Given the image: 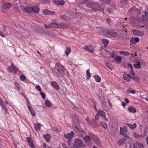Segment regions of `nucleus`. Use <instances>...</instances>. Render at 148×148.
<instances>
[{
	"label": "nucleus",
	"mask_w": 148,
	"mask_h": 148,
	"mask_svg": "<svg viewBox=\"0 0 148 148\" xmlns=\"http://www.w3.org/2000/svg\"><path fill=\"white\" fill-rule=\"evenodd\" d=\"M52 70L53 73L58 77H62L64 76L65 68L59 63L56 64Z\"/></svg>",
	"instance_id": "1"
},
{
	"label": "nucleus",
	"mask_w": 148,
	"mask_h": 148,
	"mask_svg": "<svg viewBox=\"0 0 148 148\" xmlns=\"http://www.w3.org/2000/svg\"><path fill=\"white\" fill-rule=\"evenodd\" d=\"M74 120L76 121V123L75 125L73 126V129L77 132H78L79 133L83 132L82 130L80 128L79 124V118L75 116L74 117Z\"/></svg>",
	"instance_id": "2"
},
{
	"label": "nucleus",
	"mask_w": 148,
	"mask_h": 148,
	"mask_svg": "<svg viewBox=\"0 0 148 148\" xmlns=\"http://www.w3.org/2000/svg\"><path fill=\"white\" fill-rule=\"evenodd\" d=\"M86 121L88 124L93 127L97 128L99 126L98 123L94 119H92V121H90L88 119H86Z\"/></svg>",
	"instance_id": "3"
},
{
	"label": "nucleus",
	"mask_w": 148,
	"mask_h": 148,
	"mask_svg": "<svg viewBox=\"0 0 148 148\" xmlns=\"http://www.w3.org/2000/svg\"><path fill=\"white\" fill-rule=\"evenodd\" d=\"M89 135H90L92 140L97 144L99 145L100 144V141L99 139L97 137L93 134L91 132L89 133Z\"/></svg>",
	"instance_id": "4"
},
{
	"label": "nucleus",
	"mask_w": 148,
	"mask_h": 148,
	"mask_svg": "<svg viewBox=\"0 0 148 148\" xmlns=\"http://www.w3.org/2000/svg\"><path fill=\"white\" fill-rule=\"evenodd\" d=\"M91 3L88 0H84L82 2V7L85 10H87L90 7Z\"/></svg>",
	"instance_id": "5"
},
{
	"label": "nucleus",
	"mask_w": 148,
	"mask_h": 148,
	"mask_svg": "<svg viewBox=\"0 0 148 148\" xmlns=\"http://www.w3.org/2000/svg\"><path fill=\"white\" fill-rule=\"evenodd\" d=\"M106 33L107 34H109L110 36L114 38L116 37L117 34V33L113 29L107 30Z\"/></svg>",
	"instance_id": "6"
},
{
	"label": "nucleus",
	"mask_w": 148,
	"mask_h": 148,
	"mask_svg": "<svg viewBox=\"0 0 148 148\" xmlns=\"http://www.w3.org/2000/svg\"><path fill=\"white\" fill-rule=\"evenodd\" d=\"M8 69L9 72H13L14 71L15 74H16L18 71L17 68L12 63V64L11 66L8 67Z\"/></svg>",
	"instance_id": "7"
},
{
	"label": "nucleus",
	"mask_w": 148,
	"mask_h": 148,
	"mask_svg": "<svg viewBox=\"0 0 148 148\" xmlns=\"http://www.w3.org/2000/svg\"><path fill=\"white\" fill-rule=\"evenodd\" d=\"M75 142L77 143V145H79V146L82 147H86V145L84 144L83 142L79 138H76L75 141Z\"/></svg>",
	"instance_id": "8"
},
{
	"label": "nucleus",
	"mask_w": 148,
	"mask_h": 148,
	"mask_svg": "<svg viewBox=\"0 0 148 148\" xmlns=\"http://www.w3.org/2000/svg\"><path fill=\"white\" fill-rule=\"evenodd\" d=\"M43 13L45 15H52L55 14V12L54 11L49 10L47 9L44 10L43 11Z\"/></svg>",
	"instance_id": "9"
},
{
	"label": "nucleus",
	"mask_w": 148,
	"mask_h": 148,
	"mask_svg": "<svg viewBox=\"0 0 148 148\" xmlns=\"http://www.w3.org/2000/svg\"><path fill=\"white\" fill-rule=\"evenodd\" d=\"M84 49L86 51H89L91 53H93L95 49L93 46L92 45H86L84 47Z\"/></svg>",
	"instance_id": "10"
},
{
	"label": "nucleus",
	"mask_w": 148,
	"mask_h": 148,
	"mask_svg": "<svg viewBox=\"0 0 148 148\" xmlns=\"http://www.w3.org/2000/svg\"><path fill=\"white\" fill-rule=\"evenodd\" d=\"M99 7V4L97 3H91L90 8L93 9V11H95V10L98 9Z\"/></svg>",
	"instance_id": "11"
},
{
	"label": "nucleus",
	"mask_w": 148,
	"mask_h": 148,
	"mask_svg": "<svg viewBox=\"0 0 148 148\" xmlns=\"http://www.w3.org/2000/svg\"><path fill=\"white\" fill-rule=\"evenodd\" d=\"M120 134L123 136H126L127 135V131L124 128L121 127L120 128Z\"/></svg>",
	"instance_id": "12"
},
{
	"label": "nucleus",
	"mask_w": 148,
	"mask_h": 148,
	"mask_svg": "<svg viewBox=\"0 0 148 148\" xmlns=\"http://www.w3.org/2000/svg\"><path fill=\"white\" fill-rule=\"evenodd\" d=\"M144 145L137 142H135L133 145V148H144Z\"/></svg>",
	"instance_id": "13"
},
{
	"label": "nucleus",
	"mask_w": 148,
	"mask_h": 148,
	"mask_svg": "<svg viewBox=\"0 0 148 148\" xmlns=\"http://www.w3.org/2000/svg\"><path fill=\"white\" fill-rule=\"evenodd\" d=\"M12 4L9 2H6L3 4V6L4 9L6 10L9 9L12 6Z\"/></svg>",
	"instance_id": "14"
},
{
	"label": "nucleus",
	"mask_w": 148,
	"mask_h": 148,
	"mask_svg": "<svg viewBox=\"0 0 148 148\" xmlns=\"http://www.w3.org/2000/svg\"><path fill=\"white\" fill-rule=\"evenodd\" d=\"M126 125L132 130L134 129L137 126L136 124L135 123H134L133 124L127 123Z\"/></svg>",
	"instance_id": "15"
},
{
	"label": "nucleus",
	"mask_w": 148,
	"mask_h": 148,
	"mask_svg": "<svg viewBox=\"0 0 148 148\" xmlns=\"http://www.w3.org/2000/svg\"><path fill=\"white\" fill-rule=\"evenodd\" d=\"M60 28L66 29L68 27L67 24L65 23H61L60 25Z\"/></svg>",
	"instance_id": "16"
},
{
	"label": "nucleus",
	"mask_w": 148,
	"mask_h": 148,
	"mask_svg": "<svg viewBox=\"0 0 148 148\" xmlns=\"http://www.w3.org/2000/svg\"><path fill=\"white\" fill-rule=\"evenodd\" d=\"M54 3L56 4L61 5H63L65 3V2L63 0H56L54 1Z\"/></svg>",
	"instance_id": "17"
},
{
	"label": "nucleus",
	"mask_w": 148,
	"mask_h": 148,
	"mask_svg": "<svg viewBox=\"0 0 148 148\" xmlns=\"http://www.w3.org/2000/svg\"><path fill=\"white\" fill-rule=\"evenodd\" d=\"M128 110L130 112L133 113H135L136 112V108L132 106L129 107L128 108Z\"/></svg>",
	"instance_id": "18"
},
{
	"label": "nucleus",
	"mask_w": 148,
	"mask_h": 148,
	"mask_svg": "<svg viewBox=\"0 0 148 148\" xmlns=\"http://www.w3.org/2000/svg\"><path fill=\"white\" fill-rule=\"evenodd\" d=\"M51 84L52 86L56 89L58 90L59 89V85L56 82H51Z\"/></svg>",
	"instance_id": "19"
},
{
	"label": "nucleus",
	"mask_w": 148,
	"mask_h": 148,
	"mask_svg": "<svg viewBox=\"0 0 148 148\" xmlns=\"http://www.w3.org/2000/svg\"><path fill=\"white\" fill-rule=\"evenodd\" d=\"M32 12H34L35 13H37L38 12L39 8L37 6H33L32 7Z\"/></svg>",
	"instance_id": "20"
},
{
	"label": "nucleus",
	"mask_w": 148,
	"mask_h": 148,
	"mask_svg": "<svg viewBox=\"0 0 148 148\" xmlns=\"http://www.w3.org/2000/svg\"><path fill=\"white\" fill-rule=\"evenodd\" d=\"M32 8L31 7H27L24 8V11L26 12L30 13L31 12H32Z\"/></svg>",
	"instance_id": "21"
},
{
	"label": "nucleus",
	"mask_w": 148,
	"mask_h": 148,
	"mask_svg": "<svg viewBox=\"0 0 148 148\" xmlns=\"http://www.w3.org/2000/svg\"><path fill=\"white\" fill-rule=\"evenodd\" d=\"M91 137L90 135H89L88 136L87 135H86L84 138V139L85 142L88 143L91 140Z\"/></svg>",
	"instance_id": "22"
},
{
	"label": "nucleus",
	"mask_w": 148,
	"mask_h": 148,
	"mask_svg": "<svg viewBox=\"0 0 148 148\" xmlns=\"http://www.w3.org/2000/svg\"><path fill=\"white\" fill-rule=\"evenodd\" d=\"M51 137V136L50 134H44L43 135V137L44 139L46 140L47 142H49V140Z\"/></svg>",
	"instance_id": "23"
},
{
	"label": "nucleus",
	"mask_w": 148,
	"mask_h": 148,
	"mask_svg": "<svg viewBox=\"0 0 148 148\" xmlns=\"http://www.w3.org/2000/svg\"><path fill=\"white\" fill-rule=\"evenodd\" d=\"M50 26H51V28H56L59 27L58 24L55 22L51 23H50Z\"/></svg>",
	"instance_id": "24"
},
{
	"label": "nucleus",
	"mask_w": 148,
	"mask_h": 148,
	"mask_svg": "<svg viewBox=\"0 0 148 148\" xmlns=\"http://www.w3.org/2000/svg\"><path fill=\"white\" fill-rule=\"evenodd\" d=\"M28 108L30 111L32 115L33 116H35L36 113L33 108L29 106L28 107Z\"/></svg>",
	"instance_id": "25"
},
{
	"label": "nucleus",
	"mask_w": 148,
	"mask_h": 148,
	"mask_svg": "<svg viewBox=\"0 0 148 148\" xmlns=\"http://www.w3.org/2000/svg\"><path fill=\"white\" fill-rule=\"evenodd\" d=\"M119 53L121 54H122L124 56H128L130 54L128 52L125 51H119Z\"/></svg>",
	"instance_id": "26"
},
{
	"label": "nucleus",
	"mask_w": 148,
	"mask_h": 148,
	"mask_svg": "<svg viewBox=\"0 0 148 148\" xmlns=\"http://www.w3.org/2000/svg\"><path fill=\"white\" fill-rule=\"evenodd\" d=\"M128 0H120V2L122 5L125 6L127 4Z\"/></svg>",
	"instance_id": "27"
},
{
	"label": "nucleus",
	"mask_w": 148,
	"mask_h": 148,
	"mask_svg": "<svg viewBox=\"0 0 148 148\" xmlns=\"http://www.w3.org/2000/svg\"><path fill=\"white\" fill-rule=\"evenodd\" d=\"M94 77L96 82H101V78L99 75H95L94 76Z\"/></svg>",
	"instance_id": "28"
},
{
	"label": "nucleus",
	"mask_w": 148,
	"mask_h": 148,
	"mask_svg": "<svg viewBox=\"0 0 148 148\" xmlns=\"http://www.w3.org/2000/svg\"><path fill=\"white\" fill-rule=\"evenodd\" d=\"M122 57L120 56H116L114 60L118 62H120L122 60Z\"/></svg>",
	"instance_id": "29"
},
{
	"label": "nucleus",
	"mask_w": 148,
	"mask_h": 148,
	"mask_svg": "<svg viewBox=\"0 0 148 148\" xmlns=\"http://www.w3.org/2000/svg\"><path fill=\"white\" fill-rule=\"evenodd\" d=\"M45 104L47 106L50 107L52 106V103L48 100H46L45 101Z\"/></svg>",
	"instance_id": "30"
},
{
	"label": "nucleus",
	"mask_w": 148,
	"mask_h": 148,
	"mask_svg": "<svg viewBox=\"0 0 148 148\" xmlns=\"http://www.w3.org/2000/svg\"><path fill=\"white\" fill-rule=\"evenodd\" d=\"M97 112L101 116L103 117H106L105 113L103 111L99 110Z\"/></svg>",
	"instance_id": "31"
},
{
	"label": "nucleus",
	"mask_w": 148,
	"mask_h": 148,
	"mask_svg": "<svg viewBox=\"0 0 148 148\" xmlns=\"http://www.w3.org/2000/svg\"><path fill=\"white\" fill-rule=\"evenodd\" d=\"M41 125L40 123L37 124H35L34 128L36 129V130H37L40 129Z\"/></svg>",
	"instance_id": "32"
},
{
	"label": "nucleus",
	"mask_w": 148,
	"mask_h": 148,
	"mask_svg": "<svg viewBox=\"0 0 148 148\" xmlns=\"http://www.w3.org/2000/svg\"><path fill=\"white\" fill-rule=\"evenodd\" d=\"M100 100L102 102V104L103 105H106V102L105 101V99L104 97L102 96L101 97H100Z\"/></svg>",
	"instance_id": "33"
},
{
	"label": "nucleus",
	"mask_w": 148,
	"mask_h": 148,
	"mask_svg": "<svg viewBox=\"0 0 148 148\" xmlns=\"http://www.w3.org/2000/svg\"><path fill=\"white\" fill-rule=\"evenodd\" d=\"M133 66L134 68L137 69H139L141 67V65L138 62V63H136L134 64H133Z\"/></svg>",
	"instance_id": "34"
},
{
	"label": "nucleus",
	"mask_w": 148,
	"mask_h": 148,
	"mask_svg": "<svg viewBox=\"0 0 148 148\" xmlns=\"http://www.w3.org/2000/svg\"><path fill=\"white\" fill-rule=\"evenodd\" d=\"M66 49L65 51V53L66 56H68L70 53L71 51V49L70 47H66Z\"/></svg>",
	"instance_id": "35"
},
{
	"label": "nucleus",
	"mask_w": 148,
	"mask_h": 148,
	"mask_svg": "<svg viewBox=\"0 0 148 148\" xmlns=\"http://www.w3.org/2000/svg\"><path fill=\"white\" fill-rule=\"evenodd\" d=\"M86 73L87 75L86 80H88L91 76L89 69L87 70Z\"/></svg>",
	"instance_id": "36"
},
{
	"label": "nucleus",
	"mask_w": 148,
	"mask_h": 148,
	"mask_svg": "<svg viewBox=\"0 0 148 148\" xmlns=\"http://www.w3.org/2000/svg\"><path fill=\"white\" fill-rule=\"evenodd\" d=\"M101 125L104 129H106L107 127V125L106 123L104 122H101Z\"/></svg>",
	"instance_id": "37"
},
{
	"label": "nucleus",
	"mask_w": 148,
	"mask_h": 148,
	"mask_svg": "<svg viewBox=\"0 0 148 148\" xmlns=\"http://www.w3.org/2000/svg\"><path fill=\"white\" fill-rule=\"evenodd\" d=\"M132 78L138 83L140 82L139 78L137 77L134 76L132 77Z\"/></svg>",
	"instance_id": "38"
},
{
	"label": "nucleus",
	"mask_w": 148,
	"mask_h": 148,
	"mask_svg": "<svg viewBox=\"0 0 148 148\" xmlns=\"http://www.w3.org/2000/svg\"><path fill=\"white\" fill-rule=\"evenodd\" d=\"M26 78V77L24 75H22L20 76V80L22 81H24Z\"/></svg>",
	"instance_id": "39"
},
{
	"label": "nucleus",
	"mask_w": 148,
	"mask_h": 148,
	"mask_svg": "<svg viewBox=\"0 0 148 148\" xmlns=\"http://www.w3.org/2000/svg\"><path fill=\"white\" fill-rule=\"evenodd\" d=\"M123 78L125 80L128 82H130V79L131 78L130 77H127L126 76H125V75H123Z\"/></svg>",
	"instance_id": "40"
},
{
	"label": "nucleus",
	"mask_w": 148,
	"mask_h": 148,
	"mask_svg": "<svg viewBox=\"0 0 148 148\" xmlns=\"http://www.w3.org/2000/svg\"><path fill=\"white\" fill-rule=\"evenodd\" d=\"M134 136L136 138H140L143 137L142 134H138L136 133L134 134Z\"/></svg>",
	"instance_id": "41"
},
{
	"label": "nucleus",
	"mask_w": 148,
	"mask_h": 148,
	"mask_svg": "<svg viewBox=\"0 0 148 148\" xmlns=\"http://www.w3.org/2000/svg\"><path fill=\"white\" fill-rule=\"evenodd\" d=\"M139 61H138V62H139V63H140V64L144 65L145 64V62L143 60V59H139L138 60Z\"/></svg>",
	"instance_id": "42"
},
{
	"label": "nucleus",
	"mask_w": 148,
	"mask_h": 148,
	"mask_svg": "<svg viewBox=\"0 0 148 148\" xmlns=\"http://www.w3.org/2000/svg\"><path fill=\"white\" fill-rule=\"evenodd\" d=\"M118 143L119 145H122L124 144L125 142L123 141V140L121 139L119 141Z\"/></svg>",
	"instance_id": "43"
},
{
	"label": "nucleus",
	"mask_w": 148,
	"mask_h": 148,
	"mask_svg": "<svg viewBox=\"0 0 148 148\" xmlns=\"http://www.w3.org/2000/svg\"><path fill=\"white\" fill-rule=\"evenodd\" d=\"M138 30L133 29L132 30V32L134 35L137 36Z\"/></svg>",
	"instance_id": "44"
},
{
	"label": "nucleus",
	"mask_w": 148,
	"mask_h": 148,
	"mask_svg": "<svg viewBox=\"0 0 148 148\" xmlns=\"http://www.w3.org/2000/svg\"><path fill=\"white\" fill-rule=\"evenodd\" d=\"M95 11L97 13H102L103 12V10H101L99 8L97 9V10H95Z\"/></svg>",
	"instance_id": "45"
},
{
	"label": "nucleus",
	"mask_w": 148,
	"mask_h": 148,
	"mask_svg": "<svg viewBox=\"0 0 148 148\" xmlns=\"http://www.w3.org/2000/svg\"><path fill=\"white\" fill-rule=\"evenodd\" d=\"M74 132L73 131H71V133H68L67 134L68 135H69V137H70V138H72L74 136Z\"/></svg>",
	"instance_id": "46"
},
{
	"label": "nucleus",
	"mask_w": 148,
	"mask_h": 148,
	"mask_svg": "<svg viewBox=\"0 0 148 148\" xmlns=\"http://www.w3.org/2000/svg\"><path fill=\"white\" fill-rule=\"evenodd\" d=\"M148 132V131L147 130L145 129L144 130V133L142 134L143 137H145L147 135Z\"/></svg>",
	"instance_id": "47"
},
{
	"label": "nucleus",
	"mask_w": 148,
	"mask_h": 148,
	"mask_svg": "<svg viewBox=\"0 0 148 148\" xmlns=\"http://www.w3.org/2000/svg\"><path fill=\"white\" fill-rule=\"evenodd\" d=\"M102 42L104 44L107 45L109 43V41L107 39H103L102 40Z\"/></svg>",
	"instance_id": "48"
},
{
	"label": "nucleus",
	"mask_w": 148,
	"mask_h": 148,
	"mask_svg": "<svg viewBox=\"0 0 148 148\" xmlns=\"http://www.w3.org/2000/svg\"><path fill=\"white\" fill-rule=\"evenodd\" d=\"M102 1L105 3L107 4H109L111 3V1L110 0H101Z\"/></svg>",
	"instance_id": "49"
},
{
	"label": "nucleus",
	"mask_w": 148,
	"mask_h": 148,
	"mask_svg": "<svg viewBox=\"0 0 148 148\" xmlns=\"http://www.w3.org/2000/svg\"><path fill=\"white\" fill-rule=\"evenodd\" d=\"M138 34H137V36H142L144 34V33L143 32L140 31V30H138Z\"/></svg>",
	"instance_id": "50"
},
{
	"label": "nucleus",
	"mask_w": 148,
	"mask_h": 148,
	"mask_svg": "<svg viewBox=\"0 0 148 148\" xmlns=\"http://www.w3.org/2000/svg\"><path fill=\"white\" fill-rule=\"evenodd\" d=\"M35 88H36V89L39 91L40 92H41V88L40 87V86L39 85H38L37 86H36V87H35Z\"/></svg>",
	"instance_id": "51"
},
{
	"label": "nucleus",
	"mask_w": 148,
	"mask_h": 148,
	"mask_svg": "<svg viewBox=\"0 0 148 148\" xmlns=\"http://www.w3.org/2000/svg\"><path fill=\"white\" fill-rule=\"evenodd\" d=\"M40 94L43 99H45V98L46 96L44 92H41L40 93Z\"/></svg>",
	"instance_id": "52"
},
{
	"label": "nucleus",
	"mask_w": 148,
	"mask_h": 148,
	"mask_svg": "<svg viewBox=\"0 0 148 148\" xmlns=\"http://www.w3.org/2000/svg\"><path fill=\"white\" fill-rule=\"evenodd\" d=\"M125 137L122 138V139L123 140V141L125 142L129 138V136L127 135L126 136H124Z\"/></svg>",
	"instance_id": "53"
},
{
	"label": "nucleus",
	"mask_w": 148,
	"mask_h": 148,
	"mask_svg": "<svg viewBox=\"0 0 148 148\" xmlns=\"http://www.w3.org/2000/svg\"><path fill=\"white\" fill-rule=\"evenodd\" d=\"M26 138L27 141L29 143V144L32 142L30 138L27 137Z\"/></svg>",
	"instance_id": "54"
},
{
	"label": "nucleus",
	"mask_w": 148,
	"mask_h": 148,
	"mask_svg": "<svg viewBox=\"0 0 148 148\" xmlns=\"http://www.w3.org/2000/svg\"><path fill=\"white\" fill-rule=\"evenodd\" d=\"M64 137L65 138H66V139H69L71 140L72 138H70V137H69V135H68L66 134H64Z\"/></svg>",
	"instance_id": "55"
},
{
	"label": "nucleus",
	"mask_w": 148,
	"mask_h": 148,
	"mask_svg": "<svg viewBox=\"0 0 148 148\" xmlns=\"http://www.w3.org/2000/svg\"><path fill=\"white\" fill-rule=\"evenodd\" d=\"M127 91L131 93L134 94L135 93V91L134 90H129V89H127Z\"/></svg>",
	"instance_id": "56"
},
{
	"label": "nucleus",
	"mask_w": 148,
	"mask_h": 148,
	"mask_svg": "<svg viewBox=\"0 0 148 148\" xmlns=\"http://www.w3.org/2000/svg\"><path fill=\"white\" fill-rule=\"evenodd\" d=\"M42 1L43 3L45 4L49 3L50 1V0H42Z\"/></svg>",
	"instance_id": "57"
},
{
	"label": "nucleus",
	"mask_w": 148,
	"mask_h": 148,
	"mask_svg": "<svg viewBox=\"0 0 148 148\" xmlns=\"http://www.w3.org/2000/svg\"><path fill=\"white\" fill-rule=\"evenodd\" d=\"M134 40L136 42H137L139 41V38L138 37H135L134 38Z\"/></svg>",
	"instance_id": "58"
},
{
	"label": "nucleus",
	"mask_w": 148,
	"mask_h": 148,
	"mask_svg": "<svg viewBox=\"0 0 148 148\" xmlns=\"http://www.w3.org/2000/svg\"><path fill=\"white\" fill-rule=\"evenodd\" d=\"M3 107V108L4 110L5 111V112L6 113H7L8 114H9V113L8 112V110L7 108L5 107V106H2Z\"/></svg>",
	"instance_id": "59"
},
{
	"label": "nucleus",
	"mask_w": 148,
	"mask_h": 148,
	"mask_svg": "<svg viewBox=\"0 0 148 148\" xmlns=\"http://www.w3.org/2000/svg\"><path fill=\"white\" fill-rule=\"evenodd\" d=\"M80 146L77 144H74L73 145V148H80Z\"/></svg>",
	"instance_id": "60"
},
{
	"label": "nucleus",
	"mask_w": 148,
	"mask_h": 148,
	"mask_svg": "<svg viewBox=\"0 0 148 148\" xmlns=\"http://www.w3.org/2000/svg\"><path fill=\"white\" fill-rule=\"evenodd\" d=\"M134 39H133V38H131L130 39V42L132 43V44H135L136 42H135V41L134 40Z\"/></svg>",
	"instance_id": "61"
},
{
	"label": "nucleus",
	"mask_w": 148,
	"mask_h": 148,
	"mask_svg": "<svg viewBox=\"0 0 148 148\" xmlns=\"http://www.w3.org/2000/svg\"><path fill=\"white\" fill-rule=\"evenodd\" d=\"M15 86L19 90L20 89V87L19 86L18 84V83H17L16 82H15Z\"/></svg>",
	"instance_id": "62"
},
{
	"label": "nucleus",
	"mask_w": 148,
	"mask_h": 148,
	"mask_svg": "<svg viewBox=\"0 0 148 148\" xmlns=\"http://www.w3.org/2000/svg\"><path fill=\"white\" fill-rule=\"evenodd\" d=\"M106 21L108 23H111V19L109 18H108L106 19Z\"/></svg>",
	"instance_id": "63"
},
{
	"label": "nucleus",
	"mask_w": 148,
	"mask_h": 148,
	"mask_svg": "<svg viewBox=\"0 0 148 148\" xmlns=\"http://www.w3.org/2000/svg\"><path fill=\"white\" fill-rule=\"evenodd\" d=\"M145 15L146 16L148 17V9H147L145 11Z\"/></svg>",
	"instance_id": "64"
}]
</instances>
